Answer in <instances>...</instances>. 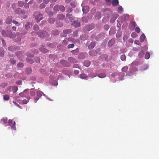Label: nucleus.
<instances>
[{
	"label": "nucleus",
	"mask_w": 159,
	"mask_h": 159,
	"mask_svg": "<svg viewBox=\"0 0 159 159\" xmlns=\"http://www.w3.org/2000/svg\"><path fill=\"white\" fill-rule=\"evenodd\" d=\"M31 34L32 35H35L36 34L38 35L39 37L41 38H43V37H47L48 36V34L47 32L45 31H42L41 30H39L37 32V33L35 32H32L31 33Z\"/></svg>",
	"instance_id": "obj_1"
},
{
	"label": "nucleus",
	"mask_w": 159,
	"mask_h": 159,
	"mask_svg": "<svg viewBox=\"0 0 159 159\" xmlns=\"http://www.w3.org/2000/svg\"><path fill=\"white\" fill-rule=\"evenodd\" d=\"M1 34L2 36L5 37H8L10 38H12L15 37V34H13L11 32L9 31H5L3 30L1 32Z\"/></svg>",
	"instance_id": "obj_2"
},
{
	"label": "nucleus",
	"mask_w": 159,
	"mask_h": 159,
	"mask_svg": "<svg viewBox=\"0 0 159 159\" xmlns=\"http://www.w3.org/2000/svg\"><path fill=\"white\" fill-rule=\"evenodd\" d=\"M33 16L36 20L37 23H39L40 21L43 19L42 15L38 12H35L33 14Z\"/></svg>",
	"instance_id": "obj_3"
},
{
	"label": "nucleus",
	"mask_w": 159,
	"mask_h": 159,
	"mask_svg": "<svg viewBox=\"0 0 159 159\" xmlns=\"http://www.w3.org/2000/svg\"><path fill=\"white\" fill-rule=\"evenodd\" d=\"M72 32V30L70 29H68L67 30H63V34L62 35L63 37H66L67 35Z\"/></svg>",
	"instance_id": "obj_4"
},
{
	"label": "nucleus",
	"mask_w": 159,
	"mask_h": 159,
	"mask_svg": "<svg viewBox=\"0 0 159 159\" xmlns=\"http://www.w3.org/2000/svg\"><path fill=\"white\" fill-rule=\"evenodd\" d=\"M60 63L65 67H69L70 66L69 62L66 60H61Z\"/></svg>",
	"instance_id": "obj_5"
},
{
	"label": "nucleus",
	"mask_w": 159,
	"mask_h": 159,
	"mask_svg": "<svg viewBox=\"0 0 159 159\" xmlns=\"http://www.w3.org/2000/svg\"><path fill=\"white\" fill-rule=\"evenodd\" d=\"M11 89H12V91L13 93H16L18 89V87L17 86H10L8 88V90L10 91L11 92Z\"/></svg>",
	"instance_id": "obj_6"
},
{
	"label": "nucleus",
	"mask_w": 159,
	"mask_h": 159,
	"mask_svg": "<svg viewBox=\"0 0 159 159\" xmlns=\"http://www.w3.org/2000/svg\"><path fill=\"white\" fill-rule=\"evenodd\" d=\"M43 93L41 91H38L36 92V95L37 97H35L34 98V99L36 100L35 102H36L38 100L39 98L42 96Z\"/></svg>",
	"instance_id": "obj_7"
},
{
	"label": "nucleus",
	"mask_w": 159,
	"mask_h": 159,
	"mask_svg": "<svg viewBox=\"0 0 159 159\" xmlns=\"http://www.w3.org/2000/svg\"><path fill=\"white\" fill-rule=\"evenodd\" d=\"M68 60L70 62L72 63H77V62L76 59L71 57H69L68 58Z\"/></svg>",
	"instance_id": "obj_8"
},
{
	"label": "nucleus",
	"mask_w": 159,
	"mask_h": 159,
	"mask_svg": "<svg viewBox=\"0 0 159 159\" xmlns=\"http://www.w3.org/2000/svg\"><path fill=\"white\" fill-rule=\"evenodd\" d=\"M68 41H71L72 42L75 43H80V40L78 39L75 40L74 39L71 38H69L68 39Z\"/></svg>",
	"instance_id": "obj_9"
},
{
	"label": "nucleus",
	"mask_w": 159,
	"mask_h": 159,
	"mask_svg": "<svg viewBox=\"0 0 159 159\" xmlns=\"http://www.w3.org/2000/svg\"><path fill=\"white\" fill-rule=\"evenodd\" d=\"M7 122V118L6 117H4L1 120V123L4 125H6Z\"/></svg>",
	"instance_id": "obj_10"
},
{
	"label": "nucleus",
	"mask_w": 159,
	"mask_h": 159,
	"mask_svg": "<svg viewBox=\"0 0 159 159\" xmlns=\"http://www.w3.org/2000/svg\"><path fill=\"white\" fill-rule=\"evenodd\" d=\"M115 40L114 39H111L108 42L107 45L108 47L112 46L114 43Z\"/></svg>",
	"instance_id": "obj_11"
},
{
	"label": "nucleus",
	"mask_w": 159,
	"mask_h": 159,
	"mask_svg": "<svg viewBox=\"0 0 159 159\" xmlns=\"http://www.w3.org/2000/svg\"><path fill=\"white\" fill-rule=\"evenodd\" d=\"M32 24L30 22H27L25 25V27L26 29L28 30L32 27Z\"/></svg>",
	"instance_id": "obj_12"
},
{
	"label": "nucleus",
	"mask_w": 159,
	"mask_h": 159,
	"mask_svg": "<svg viewBox=\"0 0 159 159\" xmlns=\"http://www.w3.org/2000/svg\"><path fill=\"white\" fill-rule=\"evenodd\" d=\"M12 17L11 16H9L6 19V23L7 24H10L11 22Z\"/></svg>",
	"instance_id": "obj_13"
},
{
	"label": "nucleus",
	"mask_w": 159,
	"mask_h": 159,
	"mask_svg": "<svg viewBox=\"0 0 159 159\" xmlns=\"http://www.w3.org/2000/svg\"><path fill=\"white\" fill-rule=\"evenodd\" d=\"M39 50L42 52L44 53H46L48 52V50L47 49L44 48V47L42 46L39 48Z\"/></svg>",
	"instance_id": "obj_14"
},
{
	"label": "nucleus",
	"mask_w": 159,
	"mask_h": 159,
	"mask_svg": "<svg viewBox=\"0 0 159 159\" xmlns=\"http://www.w3.org/2000/svg\"><path fill=\"white\" fill-rule=\"evenodd\" d=\"M94 26V24H91L88 25L86 28L87 30L90 31L93 29Z\"/></svg>",
	"instance_id": "obj_15"
},
{
	"label": "nucleus",
	"mask_w": 159,
	"mask_h": 159,
	"mask_svg": "<svg viewBox=\"0 0 159 159\" xmlns=\"http://www.w3.org/2000/svg\"><path fill=\"white\" fill-rule=\"evenodd\" d=\"M97 53L96 51L93 50H91L89 52V54L92 56H95L97 54Z\"/></svg>",
	"instance_id": "obj_16"
},
{
	"label": "nucleus",
	"mask_w": 159,
	"mask_h": 159,
	"mask_svg": "<svg viewBox=\"0 0 159 159\" xmlns=\"http://www.w3.org/2000/svg\"><path fill=\"white\" fill-rule=\"evenodd\" d=\"M73 25L76 27H78L80 26V22L78 20L75 21L73 23Z\"/></svg>",
	"instance_id": "obj_17"
},
{
	"label": "nucleus",
	"mask_w": 159,
	"mask_h": 159,
	"mask_svg": "<svg viewBox=\"0 0 159 159\" xmlns=\"http://www.w3.org/2000/svg\"><path fill=\"white\" fill-rule=\"evenodd\" d=\"M89 7L87 6H85L83 7L82 9L84 13H87L89 11Z\"/></svg>",
	"instance_id": "obj_18"
},
{
	"label": "nucleus",
	"mask_w": 159,
	"mask_h": 159,
	"mask_svg": "<svg viewBox=\"0 0 159 159\" xmlns=\"http://www.w3.org/2000/svg\"><path fill=\"white\" fill-rule=\"evenodd\" d=\"M53 10L55 13H57L59 10V5H55L54 7Z\"/></svg>",
	"instance_id": "obj_19"
},
{
	"label": "nucleus",
	"mask_w": 159,
	"mask_h": 159,
	"mask_svg": "<svg viewBox=\"0 0 159 159\" xmlns=\"http://www.w3.org/2000/svg\"><path fill=\"white\" fill-rule=\"evenodd\" d=\"M95 45V43L94 42H92L88 46V48L89 49H92L94 48Z\"/></svg>",
	"instance_id": "obj_20"
},
{
	"label": "nucleus",
	"mask_w": 159,
	"mask_h": 159,
	"mask_svg": "<svg viewBox=\"0 0 159 159\" xmlns=\"http://www.w3.org/2000/svg\"><path fill=\"white\" fill-rule=\"evenodd\" d=\"M59 31L57 30H55L52 31V35L54 36L58 35L59 34Z\"/></svg>",
	"instance_id": "obj_21"
},
{
	"label": "nucleus",
	"mask_w": 159,
	"mask_h": 159,
	"mask_svg": "<svg viewBox=\"0 0 159 159\" xmlns=\"http://www.w3.org/2000/svg\"><path fill=\"white\" fill-rule=\"evenodd\" d=\"M119 1L118 0H112V5L113 6H116L118 5Z\"/></svg>",
	"instance_id": "obj_22"
},
{
	"label": "nucleus",
	"mask_w": 159,
	"mask_h": 159,
	"mask_svg": "<svg viewBox=\"0 0 159 159\" xmlns=\"http://www.w3.org/2000/svg\"><path fill=\"white\" fill-rule=\"evenodd\" d=\"M145 36L144 34H142L140 38V40L141 42H143L145 39Z\"/></svg>",
	"instance_id": "obj_23"
},
{
	"label": "nucleus",
	"mask_w": 159,
	"mask_h": 159,
	"mask_svg": "<svg viewBox=\"0 0 159 159\" xmlns=\"http://www.w3.org/2000/svg\"><path fill=\"white\" fill-rule=\"evenodd\" d=\"M101 13L99 12H97L95 15V18L97 19H99L101 18Z\"/></svg>",
	"instance_id": "obj_24"
},
{
	"label": "nucleus",
	"mask_w": 159,
	"mask_h": 159,
	"mask_svg": "<svg viewBox=\"0 0 159 159\" xmlns=\"http://www.w3.org/2000/svg\"><path fill=\"white\" fill-rule=\"evenodd\" d=\"M129 25L133 28H134L135 27L137 24L135 21H132L130 22Z\"/></svg>",
	"instance_id": "obj_25"
},
{
	"label": "nucleus",
	"mask_w": 159,
	"mask_h": 159,
	"mask_svg": "<svg viewBox=\"0 0 159 159\" xmlns=\"http://www.w3.org/2000/svg\"><path fill=\"white\" fill-rule=\"evenodd\" d=\"M90 64V62L89 61H85L84 62V65L86 67H89Z\"/></svg>",
	"instance_id": "obj_26"
},
{
	"label": "nucleus",
	"mask_w": 159,
	"mask_h": 159,
	"mask_svg": "<svg viewBox=\"0 0 159 159\" xmlns=\"http://www.w3.org/2000/svg\"><path fill=\"white\" fill-rule=\"evenodd\" d=\"M65 16L62 14H58L57 15L58 18L60 20H62L64 18Z\"/></svg>",
	"instance_id": "obj_27"
},
{
	"label": "nucleus",
	"mask_w": 159,
	"mask_h": 159,
	"mask_svg": "<svg viewBox=\"0 0 159 159\" xmlns=\"http://www.w3.org/2000/svg\"><path fill=\"white\" fill-rule=\"evenodd\" d=\"M66 16L69 19V20L70 21H72L73 20V17L71 14H66Z\"/></svg>",
	"instance_id": "obj_28"
},
{
	"label": "nucleus",
	"mask_w": 159,
	"mask_h": 159,
	"mask_svg": "<svg viewBox=\"0 0 159 159\" xmlns=\"http://www.w3.org/2000/svg\"><path fill=\"white\" fill-rule=\"evenodd\" d=\"M4 51L2 48H0V56L1 57H3L4 56Z\"/></svg>",
	"instance_id": "obj_29"
},
{
	"label": "nucleus",
	"mask_w": 159,
	"mask_h": 159,
	"mask_svg": "<svg viewBox=\"0 0 159 159\" xmlns=\"http://www.w3.org/2000/svg\"><path fill=\"white\" fill-rule=\"evenodd\" d=\"M21 11V9L20 8H18L15 10V12L16 14H20Z\"/></svg>",
	"instance_id": "obj_30"
},
{
	"label": "nucleus",
	"mask_w": 159,
	"mask_h": 159,
	"mask_svg": "<svg viewBox=\"0 0 159 159\" xmlns=\"http://www.w3.org/2000/svg\"><path fill=\"white\" fill-rule=\"evenodd\" d=\"M20 13L22 15H24L23 18L25 19H26L27 17V16L26 15H25L26 14V11L24 10H21V11L20 12Z\"/></svg>",
	"instance_id": "obj_31"
},
{
	"label": "nucleus",
	"mask_w": 159,
	"mask_h": 159,
	"mask_svg": "<svg viewBox=\"0 0 159 159\" xmlns=\"http://www.w3.org/2000/svg\"><path fill=\"white\" fill-rule=\"evenodd\" d=\"M144 54V52L143 51H141L139 52L138 55L140 58H142L143 57Z\"/></svg>",
	"instance_id": "obj_32"
},
{
	"label": "nucleus",
	"mask_w": 159,
	"mask_h": 159,
	"mask_svg": "<svg viewBox=\"0 0 159 159\" xmlns=\"http://www.w3.org/2000/svg\"><path fill=\"white\" fill-rule=\"evenodd\" d=\"M80 77L82 79H84L87 78V76L86 75L84 74H82L80 75Z\"/></svg>",
	"instance_id": "obj_33"
},
{
	"label": "nucleus",
	"mask_w": 159,
	"mask_h": 159,
	"mask_svg": "<svg viewBox=\"0 0 159 159\" xmlns=\"http://www.w3.org/2000/svg\"><path fill=\"white\" fill-rule=\"evenodd\" d=\"M55 19L53 18H50L48 20V22L51 24H53L55 21Z\"/></svg>",
	"instance_id": "obj_34"
},
{
	"label": "nucleus",
	"mask_w": 159,
	"mask_h": 159,
	"mask_svg": "<svg viewBox=\"0 0 159 159\" xmlns=\"http://www.w3.org/2000/svg\"><path fill=\"white\" fill-rule=\"evenodd\" d=\"M59 10L61 11H64L65 10V8L63 6L60 5H59Z\"/></svg>",
	"instance_id": "obj_35"
},
{
	"label": "nucleus",
	"mask_w": 159,
	"mask_h": 159,
	"mask_svg": "<svg viewBox=\"0 0 159 159\" xmlns=\"http://www.w3.org/2000/svg\"><path fill=\"white\" fill-rule=\"evenodd\" d=\"M26 61L28 63L30 64H32L34 63V61L31 59L27 58L26 59Z\"/></svg>",
	"instance_id": "obj_36"
},
{
	"label": "nucleus",
	"mask_w": 159,
	"mask_h": 159,
	"mask_svg": "<svg viewBox=\"0 0 159 159\" xmlns=\"http://www.w3.org/2000/svg\"><path fill=\"white\" fill-rule=\"evenodd\" d=\"M18 5L19 7H22L24 5V3L22 2L19 1L18 2Z\"/></svg>",
	"instance_id": "obj_37"
},
{
	"label": "nucleus",
	"mask_w": 159,
	"mask_h": 159,
	"mask_svg": "<svg viewBox=\"0 0 159 159\" xmlns=\"http://www.w3.org/2000/svg\"><path fill=\"white\" fill-rule=\"evenodd\" d=\"M106 76L105 74L104 73H101L98 75V76L101 78H103L105 77Z\"/></svg>",
	"instance_id": "obj_38"
},
{
	"label": "nucleus",
	"mask_w": 159,
	"mask_h": 159,
	"mask_svg": "<svg viewBox=\"0 0 159 159\" xmlns=\"http://www.w3.org/2000/svg\"><path fill=\"white\" fill-rule=\"evenodd\" d=\"M150 57V54L149 52H147L145 54V58L147 59H148Z\"/></svg>",
	"instance_id": "obj_39"
},
{
	"label": "nucleus",
	"mask_w": 159,
	"mask_h": 159,
	"mask_svg": "<svg viewBox=\"0 0 159 159\" xmlns=\"http://www.w3.org/2000/svg\"><path fill=\"white\" fill-rule=\"evenodd\" d=\"M3 99L6 101H7L9 99V96L8 95L6 94L3 96Z\"/></svg>",
	"instance_id": "obj_40"
},
{
	"label": "nucleus",
	"mask_w": 159,
	"mask_h": 159,
	"mask_svg": "<svg viewBox=\"0 0 159 159\" xmlns=\"http://www.w3.org/2000/svg\"><path fill=\"white\" fill-rule=\"evenodd\" d=\"M11 129L15 130H16V122L15 121L13 122V125L11 126Z\"/></svg>",
	"instance_id": "obj_41"
},
{
	"label": "nucleus",
	"mask_w": 159,
	"mask_h": 159,
	"mask_svg": "<svg viewBox=\"0 0 159 159\" xmlns=\"http://www.w3.org/2000/svg\"><path fill=\"white\" fill-rule=\"evenodd\" d=\"M26 72L27 74H29L31 72V68H28L26 69Z\"/></svg>",
	"instance_id": "obj_42"
},
{
	"label": "nucleus",
	"mask_w": 159,
	"mask_h": 159,
	"mask_svg": "<svg viewBox=\"0 0 159 159\" xmlns=\"http://www.w3.org/2000/svg\"><path fill=\"white\" fill-rule=\"evenodd\" d=\"M33 29L35 30H39V27L37 25H35L33 27Z\"/></svg>",
	"instance_id": "obj_43"
},
{
	"label": "nucleus",
	"mask_w": 159,
	"mask_h": 159,
	"mask_svg": "<svg viewBox=\"0 0 159 159\" xmlns=\"http://www.w3.org/2000/svg\"><path fill=\"white\" fill-rule=\"evenodd\" d=\"M9 61L11 64H14L16 63V61L12 58H11Z\"/></svg>",
	"instance_id": "obj_44"
},
{
	"label": "nucleus",
	"mask_w": 159,
	"mask_h": 159,
	"mask_svg": "<svg viewBox=\"0 0 159 159\" xmlns=\"http://www.w3.org/2000/svg\"><path fill=\"white\" fill-rule=\"evenodd\" d=\"M45 5L44 3H42L40 5L39 8L40 9H43L45 7Z\"/></svg>",
	"instance_id": "obj_45"
},
{
	"label": "nucleus",
	"mask_w": 159,
	"mask_h": 159,
	"mask_svg": "<svg viewBox=\"0 0 159 159\" xmlns=\"http://www.w3.org/2000/svg\"><path fill=\"white\" fill-rule=\"evenodd\" d=\"M7 84L6 83H3L0 84V86L2 88H4L7 85Z\"/></svg>",
	"instance_id": "obj_46"
},
{
	"label": "nucleus",
	"mask_w": 159,
	"mask_h": 159,
	"mask_svg": "<svg viewBox=\"0 0 159 159\" xmlns=\"http://www.w3.org/2000/svg\"><path fill=\"white\" fill-rule=\"evenodd\" d=\"M120 59L122 61H124L125 60L126 57L124 55H122L120 57Z\"/></svg>",
	"instance_id": "obj_47"
},
{
	"label": "nucleus",
	"mask_w": 159,
	"mask_h": 159,
	"mask_svg": "<svg viewBox=\"0 0 159 159\" xmlns=\"http://www.w3.org/2000/svg\"><path fill=\"white\" fill-rule=\"evenodd\" d=\"M123 10V9L122 6H120L118 9V12H120Z\"/></svg>",
	"instance_id": "obj_48"
},
{
	"label": "nucleus",
	"mask_w": 159,
	"mask_h": 159,
	"mask_svg": "<svg viewBox=\"0 0 159 159\" xmlns=\"http://www.w3.org/2000/svg\"><path fill=\"white\" fill-rule=\"evenodd\" d=\"M128 68L127 66H124L123 67L122 69V70L123 72H126L128 70Z\"/></svg>",
	"instance_id": "obj_49"
},
{
	"label": "nucleus",
	"mask_w": 159,
	"mask_h": 159,
	"mask_svg": "<svg viewBox=\"0 0 159 159\" xmlns=\"http://www.w3.org/2000/svg\"><path fill=\"white\" fill-rule=\"evenodd\" d=\"M23 66V64L20 62L18 63L17 64V66L19 67H22Z\"/></svg>",
	"instance_id": "obj_50"
},
{
	"label": "nucleus",
	"mask_w": 159,
	"mask_h": 159,
	"mask_svg": "<svg viewBox=\"0 0 159 159\" xmlns=\"http://www.w3.org/2000/svg\"><path fill=\"white\" fill-rule=\"evenodd\" d=\"M135 31L137 33H139L140 32V29L139 27H136L135 28Z\"/></svg>",
	"instance_id": "obj_51"
},
{
	"label": "nucleus",
	"mask_w": 159,
	"mask_h": 159,
	"mask_svg": "<svg viewBox=\"0 0 159 159\" xmlns=\"http://www.w3.org/2000/svg\"><path fill=\"white\" fill-rule=\"evenodd\" d=\"M68 43V41L66 40H63L62 44L64 45H67Z\"/></svg>",
	"instance_id": "obj_52"
},
{
	"label": "nucleus",
	"mask_w": 159,
	"mask_h": 159,
	"mask_svg": "<svg viewBox=\"0 0 159 159\" xmlns=\"http://www.w3.org/2000/svg\"><path fill=\"white\" fill-rule=\"evenodd\" d=\"M74 45L73 44H70L68 45L67 47L68 48H72L74 47Z\"/></svg>",
	"instance_id": "obj_53"
},
{
	"label": "nucleus",
	"mask_w": 159,
	"mask_h": 159,
	"mask_svg": "<svg viewBox=\"0 0 159 159\" xmlns=\"http://www.w3.org/2000/svg\"><path fill=\"white\" fill-rule=\"evenodd\" d=\"M78 34V32L77 31H75L74 32L73 34V36L74 37H76Z\"/></svg>",
	"instance_id": "obj_54"
},
{
	"label": "nucleus",
	"mask_w": 159,
	"mask_h": 159,
	"mask_svg": "<svg viewBox=\"0 0 159 159\" xmlns=\"http://www.w3.org/2000/svg\"><path fill=\"white\" fill-rule=\"evenodd\" d=\"M30 94L31 96H34L35 94V92L34 91H31L30 92Z\"/></svg>",
	"instance_id": "obj_55"
},
{
	"label": "nucleus",
	"mask_w": 159,
	"mask_h": 159,
	"mask_svg": "<svg viewBox=\"0 0 159 159\" xmlns=\"http://www.w3.org/2000/svg\"><path fill=\"white\" fill-rule=\"evenodd\" d=\"M134 43L135 44H136L138 45H141L140 44V42L138 40H135L134 42Z\"/></svg>",
	"instance_id": "obj_56"
},
{
	"label": "nucleus",
	"mask_w": 159,
	"mask_h": 159,
	"mask_svg": "<svg viewBox=\"0 0 159 159\" xmlns=\"http://www.w3.org/2000/svg\"><path fill=\"white\" fill-rule=\"evenodd\" d=\"M25 91V90L23 92L20 93L19 94V95L21 97H24L25 96L24 92Z\"/></svg>",
	"instance_id": "obj_57"
},
{
	"label": "nucleus",
	"mask_w": 159,
	"mask_h": 159,
	"mask_svg": "<svg viewBox=\"0 0 159 159\" xmlns=\"http://www.w3.org/2000/svg\"><path fill=\"white\" fill-rule=\"evenodd\" d=\"M12 120L11 119H9L8 120V124L9 125H11L12 124Z\"/></svg>",
	"instance_id": "obj_58"
},
{
	"label": "nucleus",
	"mask_w": 159,
	"mask_h": 159,
	"mask_svg": "<svg viewBox=\"0 0 159 159\" xmlns=\"http://www.w3.org/2000/svg\"><path fill=\"white\" fill-rule=\"evenodd\" d=\"M53 15V13L51 11H49L48 13V15L50 17L52 16Z\"/></svg>",
	"instance_id": "obj_59"
},
{
	"label": "nucleus",
	"mask_w": 159,
	"mask_h": 159,
	"mask_svg": "<svg viewBox=\"0 0 159 159\" xmlns=\"http://www.w3.org/2000/svg\"><path fill=\"white\" fill-rule=\"evenodd\" d=\"M24 7L26 9H28L29 8V5L27 3L24 5Z\"/></svg>",
	"instance_id": "obj_60"
},
{
	"label": "nucleus",
	"mask_w": 159,
	"mask_h": 159,
	"mask_svg": "<svg viewBox=\"0 0 159 159\" xmlns=\"http://www.w3.org/2000/svg\"><path fill=\"white\" fill-rule=\"evenodd\" d=\"M131 35L132 37L134 38H135L136 36V35L134 33H132Z\"/></svg>",
	"instance_id": "obj_61"
},
{
	"label": "nucleus",
	"mask_w": 159,
	"mask_h": 159,
	"mask_svg": "<svg viewBox=\"0 0 159 159\" xmlns=\"http://www.w3.org/2000/svg\"><path fill=\"white\" fill-rule=\"evenodd\" d=\"M13 103L17 107L20 108H21L20 106L16 102H13Z\"/></svg>",
	"instance_id": "obj_62"
},
{
	"label": "nucleus",
	"mask_w": 159,
	"mask_h": 159,
	"mask_svg": "<svg viewBox=\"0 0 159 159\" xmlns=\"http://www.w3.org/2000/svg\"><path fill=\"white\" fill-rule=\"evenodd\" d=\"M133 50L135 51H139V48H133Z\"/></svg>",
	"instance_id": "obj_63"
},
{
	"label": "nucleus",
	"mask_w": 159,
	"mask_h": 159,
	"mask_svg": "<svg viewBox=\"0 0 159 159\" xmlns=\"http://www.w3.org/2000/svg\"><path fill=\"white\" fill-rule=\"evenodd\" d=\"M22 102L23 104H26L28 102L26 100L24 99L23 100Z\"/></svg>",
	"instance_id": "obj_64"
}]
</instances>
